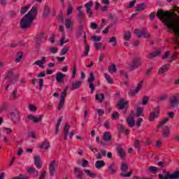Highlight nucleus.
Masks as SVG:
<instances>
[{
  "label": "nucleus",
  "instance_id": "32",
  "mask_svg": "<svg viewBox=\"0 0 179 179\" xmlns=\"http://www.w3.org/2000/svg\"><path fill=\"white\" fill-rule=\"evenodd\" d=\"M69 40L65 38V34H62V38L59 42V45H64V44H66Z\"/></svg>",
  "mask_w": 179,
  "mask_h": 179
},
{
  "label": "nucleus",
  "instance_id": "38",
  "mask_svg": "<svg viewBox=\"0 0 179 179\" xmlns=\"http://www.w3.org/2000/svg\"><path fill=\"white\" fill-rule=\"evenodd\" d=\"M96 100H99V103H101L103 100H104V94H97L95 95Z\"/></svg>",
  "mask_w": 179,
  "mask_h": 179
},
{
  "label": "nucleus",
  "instance_id": "9",
  "mask_svg": "<svg viewBox=\"0 0 179 179\" xmlns=\"http://www.w3.org/2000/svg\"><path fill=\"white\" fill-rule=\"evenodd\" d=\"M134 34L137 37H141L142 36H144V38H149V37H150V34L145 31V29H143L141 31H140L139 29H135Z\"/></svg>",
  "mask_w": 179,
  "mask_h": 179
},
{
  "label": "nucleus",
  "instance_id": "6",
  "mask_svg": "<svg viewBox=\"0 0 179 179\" xmlns=\"http://www.w3.org/2000/svg\"><path fill=\"white\" fill-rule=\"evenodd\" d=\"M142 86H143V82L141 81L136 86L135 90H130L128 92V95L132 97V96H135V94H138L141 89H142Z\"/></svg>",
  "mask_w": 179,
  "mask_h": 179
},
{
  "label": "nucleus",
  "instance_id": "10",
  "mask_svg": "<svg viewBox=\"0 0 179 179\" xmlns=\"http://www.w3.org/2000/svg\"><path fill=\"white\" fill-rule=\"evenodd\" d=\"M64 24L66 29L68 30H72V29H73V20H72V19L69 17L66 18Z\"/></svg>",
  "mask_w": 179,
  "mask_h": 179
},
{
  "label": "nucleus",
  "instance_id": "60",
  "mask_svg": "<svg viewBox=\"0 0 179 179\" xmlns=\"http://www.w3.org/2000/svg\"><path fill=\"white\" fill-rule=\"evenodd\" d=\"M96 113L99 115V120H100V117L104 114V110L103 109H97Z\"/></svg>",
  "mask_w": 179,
  "mask_h": 179
},
{
  "label": "nucleus",
  "instance_id": "36",
  "mask_svg": "<svg viewBox=\"0 0 179 179\" xmlns=\"http://www.w3.org/2000/svg\"><path fill=\"white\" fill-rule=\"evenodd\" d=\"M136 115L137 117H143V108L138 107L136 110Z\"/></svg>",
  "mask_w": 179,
  "mask_h": 179
},
{
  "label": "nucleus",
  "instance_id": "51",
  "mask_svg": "<svg viewBox=\"0 0 179 179\" xmlns=\"http://www.w3.org/2000/svg\"><path fill=\"white\" fill-rule=\"evenodd\" d=\"M3 132H4V134H6L7 135H10L12 134V129L10 128L4 127L3 129Z\"/></svg>",
  "mask_w": 179,
  "mask_h": 179
},
{
  "label": "nucleus",
  "instance_id": "55",
  "mask_svg": "<svg viewBox=\"0 0 179 179\" xmlns=\"http://www.w3.org/2000/svg\"><path fill=\"white\" fill-rule=\"evenodd\" d=\"M93 80H94V75L91 72L90 73V78H88V83H93Z\"/></svg>",
  "mask_w": 179,
  "mask_h": 179
},
{
  "label": "nucleus",
  "instance_id": "50",
  "mask_svg": "<svg viewBox=\"0 0 179 179\" xmlns=\"http://www.w3.org/2000/svg\"><path fill=\"white\" fill-rule=\"evenodd\" d=\"M22 58H23V53L22 52H18L17 57L15 59L16 62H19L20 61H22Z\"/></svg>",
  "mask_w": 179,
  "mask_h": 179
},
{
  "label": "nucleus",
  "instance_id": "22",
  "mask_svg": "<svg viewBox=\"0 0 179 179\" xmlns=\"http://www.w3.org/2000/svg\"><path fill=\"white\" fill-rule=\"evenodd\" d=\"M27 173L31 174L34 177H37V176H38V171L36 170L34 168H29L27 169Z\"/></svg>",
  "mask_w": 179,
  "mask_h": 179
},
{
  "label": "nucleus",
  "instance_id": "12",
  "mask_svg": "<svg viewBox=\"0 0 179 179\" xmlns=\"http://www.w3.org/2000/svg\"><path fill=\"white\" fill-rule=\"evenodd\" d=\"M46 61H47V57H43L41 60H36L34 63V65H37L38 66H39V68L44 69V64H45Z\"/></svg>",
  "mask_w": 179,
  "mask_h": 179
},
{
  "label": "nucleus",
  "instance_id": "17",
  "mask_svg": "<svg viewBox=\"0 0 179 179\" xmlns=\"http://www.w3.org/2000/svg\"><path fill=\"white\" fill-rule=\"evenodd\" d=\"M82 85V81L77 80L71 85L70 87V89L71 90H76V89H79L80 87V85Z\"/></svg>",
  "mask_w": 179,
  "mask_h": 179
},
{
  "label": "nucleus",
  "instance_id": "39",
  "mask_svg": "<svg viewBox=\"0 0 179 179\" xmlns=\"http://www.w3.org/2000/svg\"><path fill=\"white\" fill-rule=\"evenodd\" d=\"M30 8H31V5L29 4L25 7H23L21 10H20V13L22 15H24L25 13L27 12V10H29V9H30Z\"/></svg>",
  "mask_w": 179,
  "mask_h": 179
},
{
  "label": "nucleus",
  "instance_id": "43",
  "mask_svg": "<svg viewBox=\"0 0 179 179\" xmlns=\"http://www.w3.org/2000/svg\"><path fill=\"white\" fill-rule=\"evenodd\" d=\"M92 6H93V1H90L88 3L85 4V8H86V10H92Z\"/></svg>",
  "mask_w": 179,
  "mask_h": 179
},
{
  "label": "nucleus",
  "instance_id": "40",
  "mask_svg": "<svg viewBox=\"0 0 179 179\" xmlns=\"http://www.w3.org/2000/svg\"><path fill=\"white\" fill-rule=\"evenodd\" d=\"M121 171L123 172H127L128 171V164L125 162H122L121 164Z\"/></svg>",
  "mask_w": 179,
  "mask_h": 179
},
{
  "label": "nucleus",
  "instance_id": "21",
  "mask_svg": "<svg viewBox=\"0 0 179 179\" xmlns=\"http://www.w3.org/2000/svg\"><path fill=\"white\" fill-rule=\"evenodd\" d=\"M108 170L110 174H115L117 172V166H115V164L112 163L109 166H108Z\"/></svg>",
  "mask_w": 179,
  "mask_h": 179
},
{
  "label": "nucleus",
  "instance_id": "18",
  "mask_svg": "<svg viewBox=\"0 0 179 179\" xmlns=\"http://www.w3.org/2000/svg\"><path fill=\"white\" fill-rule=\"evenodd\" d=\"M127 124L129 125V127H130L131 128L135 127V120L134 119V117L132 116H129L127 118Z\"/></svg>",
  "mask_w": 179,
  "mask_h": 179
},
{
  "label": "nucleus",
  "instance_id": "54",
  "mask_svg": "<svg viewBox=\"0 0 179 179\" xmlns=\"http://www.w3.org/2000/svg\"><path fill=\"white\" fill-rule=\"evenodd\" d=\"M69 51V48H64L60 51V55H65Z\"/></svg>",
  "mask_w": 179,
  "mask_h": 179
},
{
  "label": "nucleus",
  "instance_id": "25",
  "mask_svg": "<svg viewBox=\"0 0 179 179\" xmlns=\"http://www.w3.org/2000/svg\"><path fill=\"white\" fill-rule=\"evenodd\" d=\"M117 153L122 159L125 158V152L122 150V147H121V145L117 146Z\"/></svg>",
  "mask_w": 179,
  "mask_h": 179
},
{
  "label": "nucleus",
  "instance_id": "59",
  "mask_svg": "<svg viewBox=\"0 0 179 179\" xmlns=\"http://www.w3.org/2000/svg\"><path fill=\"white\" fill-rule=\"evenodd\" d=\"M148 101H149V98L148 96H144L142 99L143 106H146Z\"/></svg>",
  "mask_w": 179,
  "mask_h": 179
},
{
  "label": "nucleus",
  "instance_id": "11",
  "mask_svg": "<svg viewBox=\"0 0 179 179\" xmlns=\"http://www.w3.org/2000/svg\"><path fill=\"white\" fill-rule=\"evenodd\" d=\"M55 167H57V162H55V160L52 161L49 166V173L51 177H52V176H54V174L55 173Z\"/></svg>",
  "mask_w": 179,
  "mask_h": 179
},
{
  "label": "nucleus",
  "instance_id": "29",
  "mask_svg": "<svg viewBox=\"0 0 179 179\" xmlns=\"http://www.w3.org/2000/svg\"><path fill=\"white\" fill-rule=\"evenodd\" d=\"M103 138L106 142H109V141H111V134H110L108 131H106L103 134Z\"/></svg>",
  "mask_w": 179,
  "mask_h": 179
},
{
  "label": "nucleus",
  "instance_id": "23",
  "mask_svg": "<svg viewBox=\"0 0 179 179\" xmlns=\"http://www.w3.org/2000/svg\"><path fill=\"white\" fill-rule=\"evenodd\" d=\"M64 78H65V75H64L62 73H61V72L57 73L56 80H57V82H58V83H61V82H62V80L64 79Z\"/></svg>",
  "mask_w": 179,
  "mask_h": 179
},
{
  "label": "nucleus",
  "instance_id": "45",
  "mask_svg": "<svg viewBox=\"0 0 179 179\" xmlns=\"http://www.w3.org/2000/svg\"><path fill=\"white\" fill-rule=\"evenodd\" d=\"M28 108H29V111H31V113H34V112L37 111V108L33 104H29L28 106Z\"/></svg>",
  "mask_w": 179,
  "mask_h": 179
},
{
  "label": "nucleus",
  "instance_id": "15",
  "mask_svg": "<svg viewBox=\"0 0 179 179\" xmlns=\"http://www.w3.org/2000/svg\"><path fill=\"white\" fill-rule=\"evenodd\" d=\"M162 136L164 138H169L170 136V128L167 126H164L162 127Z\"/></svg>",
  "mask_w": 179,
  "mask_h": 179
},
{
  "label": "nucleus",
  "instance_id": "7",
  "mask_svg": "<svg viewBox=\"0 0 179 179\" xmlns=\"http://www.w3.org/2000/svg\"><path fill=\"white\" fill-rule=\"evenodd\" d=\"M179 94H176L173 95L169 99V104H171V107H177L179 105Z\"/></svg>",
  "mask_w": 179,
  "mask_h": 179
},
{
  "label": "nucleus",
  "instance_id": "8",
  "mask_svg": "<svg viewBox=\"0 0 179 179\" xmlns=\"http://www.w3.org/2000/svg\"><path fill=\"white\" fill-rule=\"evenodd\" d=\"M66 97V90H64L60 94V101L58 106V110H61L65 104V98Z\"/></svg>",
  "mask_w": 179,
  "mask_h": 179
},
{
  "label": "nucleus",
  "instance_id": "24",
  "mask_svg": "<svg viewBox=\"0 0 179 179\" xmlns=\"http://www.w3.org/2000/svg\"><path fill=\"white\" fill-rule=\"evenodd\" d=\"M84 173L86 174V176H88V177H90L91 178H96V173H94V171L84 169Z\"/></svg>",
  "mask_w": 179,
  "mask_h": 179
},
{
  "label": "nucleus",
  "instance_id": "27",
  "mask_svg": "<svg viewBox=\"0 0 179 179\" xmlns=\"http://www.w3.org/2000/svg\"><path fill=\"white\" fill-rule=\"evenodd\" d=\"M11 120L13 122H17L19 121V114L15 112L11 113Z\"/></svg>",
  "mask_w": 179,
  "mask_h": 179
},
{
  "label": "nucleus",
  "instance_id": "37",
  "mask_svg": "<svg viewBox=\"0 0 179 179\" xmlns=\"http://www.w3.org/2000/svg\"><path fill=\"white\" fill-rule=\"evenodd\" d=\"M41 149H45L47 150L48 148H50V143L48 141H44L40 146Z\"/></svg>",
  "mask_w": 179,
  "mask_h": 179
},
{
  "label": "nucleus",
  "instance_id": "5",
  "mask_svg": "<svg viewBox=\"0 0 179 179\" xmlns=\"http://www.w3.org/2000/svg\"><path fill=\"white\" fill-rule=\"evenodd\" d=\"M139 65H141V58L136 57L132 62L129 64V69L130 71H134V69H136Z\"/></svg>",
  "mask_w": 179,
  "mask_h": 179
},
{
  "label": "nucleus",
  "instance_id": "28",
  "mask_svg": "<svg viewBox=\"0 0 179 179\" xmlns=\"http://www.w3.org/2000/svg\"><path fill=\"white\" fill-rule=\"evenodd\" d=\"M71 128V126H69L68 124H66L64 129V139H68V132H69V129Z\"/></svg>",
  "mask_w": 179,
  "mask_h": 179
},
{
  "label": "nucleus",
  "instance_id": "31",
  "mask_svg": "<svg viewBox=\"0 0 179 179\" xmlns=\"http://www.w3.org/2000/svg\"><path fill=\"white\" fill-rule=\"evenodd\" d=\"M94 46L95 47L96 50H105L106 46L104 45H102L100 43H94Z\"/></svg>",
  "mask_w": 179,
  "mask_h": 179
},
{
  "label": "nucleus",
  "instance_id": "4",
  "mask_svg": "<svg viewBox=\"0 0 179 179\" xmlns=\"http://www.w3.org/2000/svg\"><path fill=\"white\" fill-rule=\"evenodd\" d=\"M159 115H160V108L157 106L150 113L149 120L151 122H153L156 120V118H159Z\"/></svg>",
  "mask_w": 179,
  "mask_h": 179
},
{
  "label": "nucleus",
  "instance_id": "33",
  "mask_svg": "<svg viewBox=\"0 0 179 179\" xmlns=\"http://www.w3.org/2000/svg\"><path fill=\"white\" fill-rule=\"evenodd\" d=\"M131 31H126L124 34V41H128L129 40V38H131Z\"/></svg>",
  "mask_w": 179,
  "mask_h": 179
},
{
  "label": "nucleus",
  "instance_id": "48",
  "mask_svg": "<svg viewBox=\"0 0 179 179\" xmlns=\"http://www.w3.org/2000/svg\"><path fill=\"white\" fill-rule=\"evenodd\" d=\"M11 80V83H16V82H17V80H19V76L17 75H13V78H10Z\"/></svg>",
  "mask_w": 179,
  "mask_h": 179
},
{
  "label": "nucleus",
  "instance_id": "14",
  "mask_svg": "<svg viewBox=\"0 0 179 179\" xmlns=\"http://www.w3.org/2000/svg\"><path fill=\"white\" fill-rule=\"evenodd\" d=\"M117 106L120 110H122V108H127L129 104L128 103V101L122 99L120 100Z\"/></svg>",
  "mask_w": 179,
  "mask_h": 179
},
{
  "label": "nucleus",
  "instance_id": "52",
  "mask_svg": "<svg viewBox=\"0 0 179 179\" xmlns=\"http://www.w3.org/2000/svg\"><path fill=\"white\" fill-rule=\"evenodd\" d=\"M109 43H110L112 45L115 46L117 45V39L115 38V37L113 36L110 38Z\"/></svg>",
  "mask_w": 179,
  "mask_h": 179
},
{
  "label": "nucleus",
  "instance_id": "47",
  "mask_svg": "<svg viewBox=\"0 0 179 179\" xmlns=\"http://www.w3.org/2000/svg\"><path fill=\"white\" fill-rule=\"evenodd\" d=\"M13 75H16L15 73H13V69H11L8 71L7 76L6 78V79H11L13 78Z\"/></svg>",
  "mask_w": 179,
  "mask_h": 179
},
{
  "label": "nucleus",
  "instance_id": "20",
  "mask_svg": "<svg viewBox=\"0 0 179 179\" xmlns=\"http://www.w3.org/2000/svg\"><path fill=\"white\" fill-rule=\"evenodd\" d=\"M40 156L36 155L34 157V164L37 169H41V162Z\"/></svg>",
  "mask_w": 179,
  "mask_h": 179
},
{
  "label": "nucleus",
  "instance_id": "46",
  "mask_svg": "<svg viewBox=\"0 0 179 179\" xmlns=\"http://www.w3.org/2000/svg\"><path fill=\"white\" fill-rule=\"evenodd\" d=\"M105 78L106 79L108 83H110V85H113L114 83V81H113V79L108 76L107 73L104 74Z\"/></svg>",
  "mask_w": 179,
  "mask_h": 179
},
{
  "label": "nucleus",
  "instance_id": "57",
  "mask_svg": "<svg viewBox=\"0 0 179 179\" xmlns=\"http://www.w3.org/2000/svg\"><path fill=\"white\" fill-rule=\"evenodd\" d=\"M135 3H136V1L134 0L133 1H131L127 6L126 8H134V6H135Z\"/></svg>",
  "mask_w": 179,
  "mask_h": 179
},
{
  "label": "nucleus",
  "instance_id": "16",
  "mask_svg": "<svg viewBox=\"0 0 179 179\" xmlns=\"http://www.w3.org/2000/svg\"><path fill=\"white\" fill-rule=\"evenodd\" d=\"M28 120H29L30 121H32V122H40V121H41L43 116H39V117H35L34 115H29L27 117Z\"/></svg>",
  "mask_w": 179,
  "mask_h": 179
},
{
  "label": "nucleus",
  "instance_id": "63",
  "mask_svg": "<svg viewBox=\"0 0 179 179\" xmlns=\"http://www.w3.org/2000/svg\"><path fill=\"white\" fill-rule=\"evenodd\" d=\"M73 10V8H72L71 4H69V8L67 10V16H69V15H71V13H72Z\"/></svg>",
  "mask_w": 179,
  "mask_h": 179
},
{
  "label": "nucleus",
  "instance_id": "34",
  "mask_svg": "<svg viewBox=\"0 0 179 179\" xmlns=\"http://www.w3.org/2000/svg\"><path fill=\"white\" fill-rule=\"evenodd\" d=\"M160 52H162L160 50L159 51H155L152 53H150L148 55L149 58H156V57H159L160 55Z\"/></svg>",
  "mask_w": 179,
  "mask_h": 179
},
{
  "label": "nucleus",
  "instance_id": "19",
  "mask_svg": "<svg viewBox=\"0 0 179 179\" xmlns=\"http://www.w3.org/2000/svg\"><path fill=\"white\" fill-rule=\"evenodd\" d=\"M169 68H170V64H165L159 69L158 73H159V75H163V73L169 71Z\"/></svg>",
  "mask_w": 179,
  "mask_h": 179
},
{
  "label": "nucleus",
  "instance_id": "26",
  "mask_svg": "<svg viewBox=\"0 0 179 179\" xmlns=\"http://www.w3.org/2000/svg\"><path fill=\"white\" fill-rule=\"evenodd\" d=\"M106 166V162L103 160L96 161L95 162L96 169H101V167H104Z\"/></svg>",
  "mask_w": 179,
  "mask_h": 179
},
{
  "label": "nucleus",
  "instance_id": "62",
  "mask_svg": "<svg viewBox=\"0 0 179 179\" xmlns=\"http://www.w3.org/2000/svg\"><path fill=\"white\" fill-rule=\"evenodd\" d=\"M92 40H93V41H101V37L96 36H92Z\"/></svg>",
  "mask_w": 179,
  "mask_h": 179
},
{
  "label": "nucleus",
  "instance_id": "3",
  "mask_svg": "<svg viewBox=\"0 0 179 179\" xmlns=\"http://www.w3.org/2000/svg\"><path fill=\"white\" fill-rule=\"evenodd\" d=\"M159 179H177L179 178V171H175L172 174L170 173H166V175H159Z\"/></svg>",
  "mask_w": 179,
  "mask_h": 179
},
{
  "label": "nucleus",
  "instance_id": "64",
  "mask_svg": "<svg viewBox=\"0 0 179 179\" xmlns=\"http://www.w3.org/2000/svg\"><path fill=\"white\" fill-rule=\"evenodd\" d=\"M18 179H29L30 178L29 177V176L27 175H20L19 176H17Z\"/></svg>",
  "mask_w": 179,
  "mask_h": 179
},
{
  "label": "nucleus",
  "instance_id": "30",
  "mask_svg": "<svg viewBox=\"0 0 179 179\" xmlns=\"http://www.w3.org/2000/svg\"><path fill=\"white\" fill-rule=\"evenodd\" d=\"M74 172L77 173V178L82 179V177H83V171L79 170L78 168H75Z\"/></svg>",
  "mask_w": 179,
  "mask_h": 179
},
{
  "label": "nucleus",
  "instance_id": "13",
  "mask_svg": "<svg viewBox=\"0 0 179 179\" xmlns=\"http://www.w3.org/2000/svg\"><path fill=\"white\" fill-rule=\"evenodd\" d=\"M80 36H84V38H85L84 43L85 44V51L84 52V57H87V54H89L90 48H89V45L86 43V33H85V31H81L80 32Z\"/></svg>",
  "mask_w": 179,
  "mask_h": 179
},
{
  "label": "nucleus",
  "instance_id": "44",
  "mask_svg": "<svg viewBox=\"0 0 179 179\" xmlns=\"http://www.w3.org/2000/svg\"><path fill=\"white\" fill-rule=\"evenodd\" d=\"M109 72L110 73H115L117 72V67H115V65L112 64L110 67H109Z\"/></svg>",
  "mask_w": 179,
  "mask_h": 179
},
{
  "label": "nucleus",
  "instance_id": "2",
  "mask_svg": "<svg viewBox=\"0 0 179 179\" xmlns=\"http://www.w3.org/2000/svg\"><path fill=\"white\" fill-rule=\"evenodd\" d=\"M37 15V7L34 6L30 11L21 20L20 27L21 29H27L33 24V20L36 19Z\"/></svg>",
  "mask_w": 179,
  "mask_h": 179
},
{
  "label": "nucleus",
  "instance_id": "61",
  "mask_svg": "<svg viewBox=\"0 0 179 179\" xmlns=\"http://www.w3.org/2000/svg\"><path fill=\"white\" fill-rule=\"evenodd\" d=\"M50 14V7H48V6H46L45 7V9H44V13H43V15L45 16H47Z\"/></svg>",
  "mask_w": 179,
  "mask_h": 179
},
{
  "label": "nucleus",
  "instance_id": "1",
  "mask_svg": "<svg viewBox=\"0 0 179 179\" xmlns=\"http://www.w3.org/2000/svg\"><path fill=\"white\" fill-rule=\"evenodd\" d=\"M157 17L169 29V31H173L175 34L174 43L179 44V19L178 16L169 11H157Z\"/></svg>",
  "mask_w": 179,
  "mask_h": 179
},
{
  "label": "nucleus",
  "instance_id": "42",
  "mask_svg": "<svg viewBox=\"0 0 179 179\" xmlns=\"http://www.w3.org/2000/svg\"><path fill=\"white\" fill-rule=\"evenodd\" d=\"M90 27L91 29H92L93 30H96V29H97V31L98 33H100L101 29L97 27V24L94 23V22H91L90 24Z\"/></svg>",
  "mask_w": 179,
  "mask_h": 179
},
{
  "label": "nucleus",
  "instance_id": "53",
  "mask_svg": "<svg viewBox=\"0 0 179 179\" xmlns=\"http://www.w3.org/2000/svg\"><path fill=\"white\" fill-rule=\"evenodd\" d=\"M148 170L152 172L153 174H155V173H157V168H156L155 166H151L148 167Z\"/></svg>",
  "mask_w": 179,
  "mask_h": 179
},
{
  "label": "nucleus",
  "instance_id": "49",
  "mask_svg": "<svg viewBox=\"0 0 179 179\" xmlns=\"http://www.w3.org/2000/svg\"><path fill=\"white\" fill-rule=\"evenodd\" d=\"M77 16L80 20H83V19H85V13H83V11H80L78 13Z\"/></svg>",
  "mask_w": 179,
  "mask_h": 179
},
{
  "label": "nucleus",
  "instance_id": "35",
  "mask_svg": "<svg viewBox=\"0 0 179 179\" xmlns=\"http://www.w3.org/2000/svg\"><path fill=\"white\" fill-rule=\"evenodd\" d=\"M146 8V4H145V3H142L140 4H138L136 7V10L141 11V10H143V9H145Z\"/></svg>",
  "mask_w": 179,
  "mask_h": 179
},
{
  "label": "nucleus",
  "instance_id": "58",
  "mask_svg": "<svg viewBox=\"0 0 179 179\" xmlns=\"http://www.w3.org/2000/svg\"><path fill=\"white\" fill-rule=\"evenodd\" d=\"M49 51L52 54H57L58 52V48H50Z\"/></svg>",
  "mask_w": 179,
  "mask_h": 179
},
{
  "label": "nucleus",
  "instance_id": "56",
  "mask_svg": "<svg viewBox=\"0 0 179 179\" xmlns=\"http://www.w3.org/2000/svg\"><path fill=\"white\" fill-rule=\"evenodd\" d=\"M120 114L117 112L113 113L112 114L111 120H118Z\"/></svg>",
  "mask_w": 179,
  "mask_h": 179
},
{
  "label": "nucleus",
  "instance_id": "41",
  "mask_svg": "<svg viewBox=\"0 0 179 179\" xmlns=\"http://www.w3.org/2000/svg\"><path fill=\"white\" fill-rule=\"evenodd\" d=\"M118 129L120 132H125V135H128L129 134V131L126 129L125 127L122 125H119Z\"/></svg>",
  "mask_w": 179,
  "mask_h": 179
}]
</instances>
